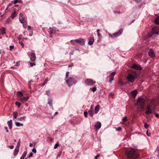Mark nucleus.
Returning a JSON list of instances; mask_svg holds the SVG:
<instances>
[{"instance_id": "1", "label": "nucleus", "mask_w": 159, "mask_h": 159, "mask_svg": "<svg viewBox=\"0 0 159 159\" xmlns=\"http://www.w3.org/2000/svg\"><path fill=\"white\" fill-rule=\"evenodd\" d=\"M125 152V155L129 158L135 159L139 156L137 150L133 148L127 149Z\"/></svg>"}, {"instance_id": "2", "label": "nucleus", "mask_w": 159, "mask_h": 159, "mask_svg": "<svg viewBox=\"0 0 159 159\" xmlns=\"http://www.w3.org/2000/svg\"><path fill=\"white\" fill-rule=\"evenodd\" d=\"M137 78V77L135 72L129 73L126 77L127 80L131 83L134 82L135 80Z\"/></svg>"}, {"instance_id": "3", "label": "nucleus", "mask_w": 159, "mask_h": 159, "mask_svg": "<svg viewBox=\"0 0 159 159\" xmlns=\"http://www.w3.org/2000/svg\"><path fill=\"white\" fill-rule=\"evenodd\" d=\"M66 82L68 86L70 87L73 84H75L77 81L72 77H70L66 79Z\"/></svg>"}, {"instance_id": "4", "label": "nucleus", "mask_w": 159, "mask_h": 159, "mask_svg": "<svg viewBox=\"0 0 159 159\" xmlns=\"http://www.w3.org/2000/svg\"><path fill=\"white\" fill-rule=\"evenodd\" d=\"M19 20L21 23L22 24L24 28H26L27 22L25 19V16L21 13H20L19 16Z\"/></svg>"}, {"instance_id": "5", "label": "nucleus", "mask_w": 159, "mask_h": 159, "mask_svg": "<svg viewBox=\"0 0 159 159\" xmlns=\"http://www.w3.org/2000/svg\"><path fill=\"white\" fill-rule=\"evenodd\" d=\"M74 42L79 43L80 45H84L85 43L84 40V39H81L75 40H71L70 41V42L72 44L74 43Z\"/></svg>"}, {"instance_id": "6", "label": "nucleus", "mask_w": 159, "mask_h": 159, "mask_svg": "<svg viewBox=\"0 0 159 159\" xmlns=\"http://www.w3.org/2000/svg\"><path fill=\"white\" fill-rule=\"evenodd\" d=\"M145 101L143 98L140 97L138 99L137 104L140 107H143L145 105Z\"/></svg>"}, {"instance_id": "7", "label": "nucleus", "mask_w": 159, "mask_h": 159, "mask_svg": "<svg viewBox=\"0 0 159 159\" xmlns=\"http://www.w3.org/2000/svg\"><path fill=\"white\" fill-rule=\"evenodd\" d=\"M123 29H120L118 32L115 33L113 34L112 35H111V34H109V35L111 37H116L120 35L123 32Z\"/></svg>"}, {"instance_id": "8", "label": "nucleus", "mask_w": 159, "mask_h": 159, "mask_svg": "<svg viewBox=\"0 0 159 159\" xmlns=\"http://www.w3.org/2000/svg\"><path fill=\"white\" fill-rule=\"evenodd\" d=\"M85 82L87 85H92L95 84L96 82L95 81L92 80L91 79H89L86 80L85 81Z\"/></svg>"}, {"instance_id": "9", "label": "nucleus", "mask_w": 159, "mask_h": 159, "mask_svg": "<svg viewBox=\"0 0 159 159\" xmlns=\"http://www.w3.org/2000/svg\"><path fill=\"white\" fill-rule=\"evenodd\" d=\"M152 31L153 34H159V27L158 26L154 27Z\"/></svg>"}, {"instance_id": "10", "label": "nucleus", "mask_w": 159, "mask_h": 159, "mask_svg": "<svg viewBox=\"0 0 159 159\" xmlns=\"http://www.w3.org/2000/svg\"><path fill=\"white\" fill-rule=\"evenodd\" d=\"M152 110L151 109L150 105H148L147 107V110L145 112V114L148 115L152 114Z\"/></svg>"}, {"instance_id": "11", "label": "nucleus", "mask_w": 159, "mask_h": 159, "mask_svg": "<svg viewBox=\"0 0 159 159\" xmlns=\"http://www.w3.org/2000/svg\"><path fill=\"white\" fill-rule=\"evenodd\" d=\"M131 67L132 68L136 70H140L142 69V67L141 66L137 64H134Z\"/></svg>"}, {"instance_id": "12", "label": "nucleus", "mask_w": 159, "mask_h": 159, "mask_svg": "<svg viewBox=\"0 0 159 159\" xmlns=\"http://www.w3.org/2000/svg\"><path fill=\"white\" fill-rule=\"evenodd\" d=\"M116 72H113L111 73L110 75V79L109 80V82L111 83L112 81L114 80V76L116 74Z\"/></svg>"}, {"instance_id": "13", "label": "nucleus", "mask_w": 159, "mask_h": 159, "mask_svg": "<svg viewBox=\"0 0 159 159\" xmlns=\"http://www.w3.org/2000/svg\"><path fill=\"white\" fill-rule=\"evenodd\" d=\"M36 59V57L35 54L32 52L31 54V56L30 57V60L32 62H34Z\"/></svg>"}, {"instance_id": "14", "label": "nucleus", "mask_w": 159, "mask_h": 159, "mask_svg": "<svg viewBox=\"0 0 159 159\" xmlns=\"http://www.w3.org/2000/svg\"><path fill=\"white\" fill-rule=\"evenodd\" d=\"M149 55L152 57H155V53L154 52V51L152 49H150L148 52Z\"/></svg>"}, {"instance_id": "15", "label": "nucleus", "mask_w": 159, "mask_h": 159, "mask_svg": "<svg viewBox=\"0 0 159 159\" xmlns=\"http://www.w3.org/2000/svg\"><path fill=\"white\" fill-rule=\"evenodd\" d=\"M101 126V123L99 121H98V123L95 125L94 129L96 130L99 129Z\"/></svg>"}, {"instance_id": "16", "label": "nucleus", "mask_w": 159, "mask_h": 159, "mask_svg": "<svg viewBox=\"0 0 159 159\" xmlns=\"http://www.w3.org/2000/svg\"><path fill=\"white\" fill-rule=\"evenodd\" d=\"M29 98V97H24L21 98L20 100L21 102H24L27 101Z\"/></svg>"}, {"instance_id": "17", "label": "nucleus", "mask_w": 159, "mask_h": 159, "mask_svg": "<svg viewBox=\"0 0 159 159\" xmlns=\"http://www.w3.org/2000/svg\"><path fill=\"white\" fill-rule=\"evenodd\" d=\"M137 94V91L136 90H134L131 91V94L132 96L135 98V97L136 96Z\"/></svg>"}, {"instance_id": "18", "label": "nucleus", "mask_w": 159, "mask_h": 159, "mask_svg": "<svg viewBox=\"0 0 159 159\" xmlns=\"http://www.w3.org/2000/svg\"><path fill=\"white\" fill-rule=\"evenodd\" d=\"M7 124L10 129H11L12 128V120L11 119L9 121H7Z\"/></svg>"}, {"instance_id": "19", "label": "nucleus", "mask_w": 159, "mask_h": 159, "mask_svg": "<svg viewBox=\"0 0 159 159\" xmlns=\"http://www.w3.org/2000/svg\"><path fill=\"white\" fill-rule=\"evenodd\" d=\"M94 41V38L93 37L91 38L90 39V40H89V42H88L89 45H92L93 44Z\"/></svg>"}, {"instance_id": "20", "label": "nucleus", "mask_w": 159, "mask_h": 159, "mask_svg": "<svg viewBox=\"0 0 159 159\" xmlns=\"http://www.w3.org/2000/svg\"><path fill=\"white\" fill-rule=\"evenodd\" d=\"M100 107V106L99 105H97L95 107L94 111L96 114H97L98 113V111H99Z\"/></svg>"}, {"instance_id": "21", "label": "nucleus", "mask_w": 159, "mask_h": 159, "mask_svg": "<svg viewBox=\"0 0 159 159\" xmlns=\"http://www.w3.org/2000/svg\"><path fill=\"white\" fill-rule=\"evenodd\" d=\"M19 151V148H16L14 152V155L16 156L18 153Z\"/></svg>"}, {"instance_id": "22", "label": "nucleus", "mask_w": 159, "mask_h": 159, "mask_svg": "<svg viewBox=\"0 0 159 159\" xmlns=\"http://www.w3.org/2000/svg\"><path fill=\"white\" fill-rule=\"evenodd\" d=\"M16 15H17L16 11L15 10L11 14V18L13 19L16 16Z\"/></svg>"}, {"instance_id": "23", "label": "nucleus", "mask_w": 159, "mask_h": 159, "mask_svg": "<svg viewBox=\"0 0 159 159\" xmlns=\"http://www.w3.org/2000/svg\"><path fill=\"white\" fill-rule=\"evenodd\" d=\"M48 103L49 105L51 107L52 109L53 110V107L52 105V100L51 99L48 100Z\"/></svg>"}, {"instance_id": "24", "label": "nucleus", "mask_w": 159, "mask_h": 159, "mask_svg": "<svg viewBox=\"0 0 159 159\" xmlns=\"http://www.w3.org/2000/svg\"><path fill=\"white\" fill-rule=\"evenodd\" d=\"M26 117L25 116H23L21 117L20 118H18L17 119V120L19 121H22V120H25Z\"/></svg>"}, {"instance_id": "25", "label": "nucleus", "mask_w": 159, "mask_h": 159, "mask_svg": "<svg viewBox=\"0 0 159 159\" xmlns=\"http://www.w3.org/2000/svg\"><path fill=\"white\" fill-rule=\"evenodd\" d=\"M2 34L3 35L6 34V29L4 28H2L0 30Z\"/></svg>"}, {"instance_id": "26", "label": "nucleus", "mask_w": 159, "mask_h": 159, "mask_svg": "<svg viewBox=\"0 0 159 159\" xmlns=\"http://www.w3.org/2000/svg\"><path fill=\"white\" fill-rule=\"evenodd\" d=\"M27 154V152H24L23 153L22 156L20 158V159H24V158L26 157Z\"/></svg>"}, {"instance_id": "27", "label": "nucleus", "mask_w": 159, "mask_h": 159, "mask_svg": "<svg viewBox=\"0 0 159 159\" xmlns=\"http://www.w3.org/2000/svg\"><path fill=\"white\" fill-rule=\"evenodd\" d=\"M16 125L17 127L22 126L23 125L22 123H21L19 122H16Z\"/></svg>"}, {"instance_id": "28", "label": "nucleus", "mask_w": 159, "mask_h": 159, "mask_svg": "<svg viewBox=\"0 0 159 159\" xmlns=\"http://www.w3.org/2000/svg\"><path fill=\"white\" fill-rule=\"evenodd\" d=\"M13 118L14 119H16L18 115V113L16 112H13Z\"/></svg>"}, {"instance_id": "29", "label": "nucleus", "mask_w": 159, "mask_h": 159, "mask_svg": "<svg viewBox=\"0 0 159 159\" xmlns=\"http://www.w3.org/2000/svg\"><path fill=\"white\" fill-rule=\"evenodd\" d=\"M49 29H51L50 33L51 34L54 33L56 32V30H54L53 29V28H52L51 27H50Z\"/></svg>"}, {"instance_id": "30", "label": "nucleus", "mask_w": 159, "mask_h": 159, "mask_svg": "<svg viewBox=\"0 0 159 159\" xmlns=\"http://www.w3.org/2000/svg\"><path fill=\"white\" fill-rule=\"evenodd\" d=\"M154 22L157 24H159V16L154 20Z\"/></svg>"}, {"instance_id": "31", "label": "nucleus", "mask_w": 159, "mask_h": 159, "mask_svg": "<svg viewBox=\"0 0 159 159\" xmlns=\"http://www.w3.org/2000/svg\"><path fill=\"white\" fill-rule=\"evenodd\" d=\"M89 89L92 90L93 92H94L96 90L97 88L96 87H94L90 88Z\"/></svg>"}, {"instance_id": "32", "label": "nucleus", "mask_w": 159, "mask_h": 159, "mask_svg": "<svg viewBox=\"0 0 159 159\" xmlns=\"http://www.w3.org/2000/svg\"><path fill=\"white\" fill-rule=\"evenodd\" d=\"M89 114L90 115V116H93V111L92 109H91V110H90L89 111Z\"/></svg>"}, {"instance_id": "33", "label": "nucleus", "mask_w": 159, "mask_h": 159, "mask_svg": "<svg viewBox=\"0 0 159 159\" xmlns=\"http://www.w3.org/2000/svg\"><path fill=\"white\" fill-rule=\"evenodd\" d=\"M15 104H16V105L17 106H18V108H19L20 107V105H21V103H20V102H15Z\"/></svg>"}, {"instance_id": "34", "label": "nucleus", "mask_w": 159, "mask_h": 159, "mask_svg": "<svg viewBox=\"0 0 159 159\" xmlns=\"http://www.w3.org/2000/svg\"><path fill=\"white\" fill-rule=\"evenodd\" d=\"M20 139H19V141L17 143V146H16V148H19V147L20 146Z\"/></svg>"}, {"instance_id": "35", "label": "nucleus", "mask_w": 159, "mask_h": 159, "mask_svg": "<svg viewBox=\"0 0 159 159\" xmlns=\"http://www.w3.org/2000/svg\"><path fill=\"white\" fill-rule=\"evenodd\" d=\"M17 94L19 97H22L23 96L22 93L20 91H19L17 92Z\"/></svg>"}, {"instance_id": "36", "label": "nucleus", "mask_w": 159, "mask_h": 159, "mask_svg": "<svg viewBox=\"0 0 159 159\" xmlns=\"http://www.w3.org/2000/svg\"><path fill=\"white\" fill-rule=\"evenodd\" d=\"M151 103L154 106H155V101L154 99H152L151 101Z\"/></svg>"}, {"instance_id": "37", "label": "nucleus", "mask_w": 159, "mask_h": 159, "mask_svg": "<svg viewBox=\"0 0 159 159\" xmlns=\"http://www.w3.org/2000/svg\"><path fill=\"white\" fill-rule=\"evenodd\" d=\"M59 146V144L57 143H56L54 146V149H56Z\"/></svg>"}, {"instance_id": "38", "label": "nucleus", "mask_w": 159, "mask_h": 159, "mask_svg": "<svg viewBox=\"0 0 159 159\" xmlns=\"http://www.w3.org/2000/svg\"><path fill=\"white\" fill-rule=\"evenodd\" d=\"M144 126L146 129H148L149 127L148 125L147 124L146 122L145 123Z\"/></svg>"}, {"instance_id": "39", "label": "nucleus", "mask_w": 159, "mask_h": 159, "mask_svg": "<svg viewBox=\"0 0 159 159\" xmlns=\"http://www.w3.org/2000/svg\"><path fill=\"white\" fill-rule=\"evenodd\" d=\"M69 74V72L68 71H67L66 72V79H67L68 78H67L68 75Z\"/></svg>"}, {"instance_id": "40", "label": "nucleus", "mask_w": 159, "mask_h": 159, "mask_svg": "<svg viewBox=\"0 0 159 159\" xmlns=\"http://www.w3.org/2000/svg\"><path fill=\"white\" fill-rule=\"evenodd\" d=\"M100 31V30L99 29H98L97 30V33H98L97 35L98 37H99L100 36V34L99 32Z\"/></svg>"}, {"instance_id": "41", "label": "nucleus", "mask_w": 159, "mask_h": 159, "mask_svg": "<svg viewBox=\"0 0 159 159\" xmlns=\"http://www.w3.org/2000/svg\"><path fill=\"white\" fill-rule=\"evenodd\" d=\"M30 66L31 67H32L33 66H35V64L34 63H31V62H30Z\"/></svg>"}, {"instance_id": "42", "label": "nucleus", "mask_w": 159, "mask_h": 159, "mask_svg": "<svg viewBox=\"0 0 159 159\" xmlns=\"http://www.w3.org/2000/svg\"><path fill=\"white\" fill-rule=\"evenodd\" d=\"M14 48V46L13 45H10V50H11Z\"/></svg>"}, {"instance_id": "43", "label": "nucleus", "mask_w": 159, "mask_h": 159, "mask_svg": "<svg viewBox=\"0 0 159 159\" xmlns=\"http://www.w3.org/2000/svg\"><path fill=\"white\" fill-rule=\"evenodd\" d=\"M32 151L35 153H36V150L35 148H33L32 150Z\"/></svg>"}, {"instance_id": "44", "label": "nucleus", "mask_w": 159, "mask_h": 159, "mask_svg": "<svg viewBox=\"0 0 159 159\" xmlns=\"http://www.w3.org/2000/svg\"><path fill=\"white\" fill-rule=\"evenodd\" d=\"M117 130L118 131H121L122 129L120 127H119L116 128Z\"/></svg>"}, {"instance_id": "45", "label": "nucleus", "mask_w": 159, "mask_h": 159, "mask_svg": "<svg viewBox=\"0 0 159 159\" xmlns=\"http://www.w3.org/2000/svg\"><path fill=\"white\" fill-rule=\"evenodd\" d=\"M19 3V0H15L14 2V4H16V3Z\"/></svg>"}, {"instance_id": "46", "label": "nucleus", "mask_w": 159, "mask_h": 159, "mask_svg": "<svg viewBox=\"0 0 159 159\" xmlns=\"http://www.w3.org/2000/svg\"><path fill=\"white\" fill-rule=\"evenodd\" d=\"M127 119V117H126V116H125L122 119V120H124V121H125Z\"/></svg>"}, {"instance_id": "47", "label": "nucleus", "mask_w": 159, "mask_h": 159, "mask_svg": "<svg viewBox=\"0 0 159 159\" xmlns=\"http://www.w3.org/2000/svg\"><path fill=\"white\" fill-rule=\"evenodd\" d=\"M88 113L87 112L85 111L84 112V115L85 117H87V116Z\"/></svg>"}, {"instance_id": "48", "label": "nucleus", "mask_w": 159, "mask_h": 159, "mask_svg": "<svg viewBox=\"0 0 159 159\" xmlns=\"http://www.w3.org/2000/svg\"><path fill=\"white\" fill-rule=\"evenodd\" d=\"M9 148L11 149H12L13 148H14V146L13 145H10V146H9Z\"/></svg>"}, {"instance_id": "49", "label": "nucleus", "mask_w": 159, "mask_h": 159, "mask_svg": "<svg viewBox=\"0 0 159 159\" xmlns=\"http://www.w3.org/2000/svg\"><path fill=\"white\" fill-rule=\"evenodd\" d=\"M33 155V153L32 152L30 153L29 156V158H30Z\"/></svg>"}, {"instance_id": "50", "label": "nucleus", "mask_w": 159, "mask_h": 159, "mask_svg": "<svg viewBox=\"0 0 159 159\" xmlns=\"http://www.w3.org/2000/svg\"><path fill=\"white\" fill-rule=\"evenodd\" d=\"M4 128L6 130V132H8V130L7 127H4Z\"/></svg>"}, {"instance_id": "51", "label": "nucleus", "mask_w": 159, "mask_h": 159, "mask_svg": "<svg viewBox=\"0 0 159 159\" xmlns=\"http://www.w3.org/2000/svg\"><path fill=\"white\" fill-rule=\"evenodd\" d=\"M99 157V155H98L95 157V159H97Z\"/></svg>"}, {"instance_id": "52", "label": "nucleus", "mask_w": 159, "mask_h": 159, "mask_svg": "<svg viewBox=\"0 0 159 159\" xmlns=\"http://www.w3.org/2000/svg\"><path fill=\"white\" fill-rule=\"evenodd\" d=\"M31 27L29 25L27 29L28 30H30L31 29Z\"/></svg>"}, {"instance_id": "53", "label": "nucleus", "mask_w": 159, "mask_h": 159, "mask_svg": "<svg viewBox=\"0 0 159 159\" xmlns=\"http://www.w3.org/2000/svg\"><path fill=\"white\" fill-rule=\"evenodd\" d=\"M20 44H21V45L22 46V47H23L24 46V44L22 43V42H20Z\"/></svg>"}, {"instance_id": "54", "label": "nucleus", "mask_w": 159, "mask_h": 159, "mask_svg": "<svg viewBox=\"0 0 159 159\" xmlns=\"http://www.w3.org/2000/svg\"><path fill=\"white\" fill-rule=\"evenodd\" d=\"M47 83H46V82H45V81H44V83H43V85H42L41 86H44L45 84H46Z\"/></svg>"}, {"instance_id": "55", "label": "nucleus", "mask_w": 159, "mask_h": 159, "mask_svg": "<svg viewBox=\"0 0 159 159\" xmlns=\"http://www.w3.org/2000/svg\"><path fill=\"white\" fill-rule=\"evenodd\" d=\"M45 82H46L47 83V82L48 81V80L47 78H46L44 81Z\"/></svg>"}, {"instance_id": "56", "label": "nucleus", "mask_w": 159, "mask_h": 159, "mask_svg": "<svg viewBox=\"0 0 159 159\" xmlns=\"http://www.w3.org/2000/svg\"><path fill=\"white\" fill-rule=\"evenodd\" d=\"M155 116L157 117H158L159 116V115L157 113H155Z\"/></svg>"}, {"instance_id": "57", "label": "nucleus", "mask_w": 159, "mask_h": 159, "mask_svg": "<svg viewBox=\"0 0 159 159\" xmlns=\"http://www.w3.org/2000/svg\"><path fill=\"white\" fill-rule=\"evenodd\" d=\"M32 35H33V33H30V34H29V36H32Z\"/></svg>"}, {"instance_id": "58", "label": "nucleus", "mask_w": 159, "mask_h": 159, "mask_svg": "<svg viewBox=\"0 0 159 159\" xmlns=\"http://www.w3.org/2000/svg\"><path fill=\"white\" fill-rule=\"evenodd\" d=\"M148 131H147V135L148 136H150V135L149 134H148Z\"/></svg>"}, {"instance_id": "59", "label": "nucleus", "mask_w": 159, "mask_h": 159, "mask_svg": "<svg viewBox=\"0 0 159 159\" xmlns=\"http://www.w3.org/2000/svg\"><path fill=\"white\" fill-rule=\"evenodd\" d=\"M19 63L18 62H17L16 63V65L17 66H19Z\"/></svg>"}, {"instance_id": "60", "label": "nucleus", "mask_w": 159, "mask_h": 159, "mask_svg": "<svg viewBox=\"0 0 159 159\" xmlns=\"http://www.w3.org/2000/svg\"><path fill=\"white\" fill-rule=\"evenodd\" d=\"M32 143H30L29 146H30V147H32Z\"/></svg>"}, {"instance_id": "61", "label": "nucleus", "mask_w": 159, "mask_h": 159, "mask_svg": "<svg viewBox=\"0 0 159 159\" xmlns=\"http://www.w3.org/2000/svg\"><path fill=\"white\" fill-rule=\"evenodd\" d=\"M112 95V93H110L109 94V95L110 96H111Z\"/></svg>"}, {"instance_id": "62", "label": "nucleus", "mask_w": 159, "mask_h": 159, "mask_svg": "<svg viewBox=\"0 0 159 159\" xmlns=\"http://www.w3.org/2000/svg\"><path fill=\"white\" fill-rule=\"evenodd\" d=\"M115 13H117L118 14H119L120 13V11H116V12H115Z\"/></svg>"}, {"instance_id": "63", "label": "nucleus", "mask_w": 159, "mask_h": 159, "mask_svg": "<svg viewBox=\"0 0 159 159\" xmlns=\"http://www.w3.org/2000/svg\"><path fill=\"white\" fill-rule=\"evenodd\" d=\"M58 112H56L55 113V114H54L55 115L57 114H58Z\"/></svg>"}, {"instance_id": "64", "label": "nucleus", "mask_w": 159, "mask_h": 159, "mask_svg": "<svg viewBox=\"0 0 159 159\" xmlns=\"http://www.w3.org/2000/svg\"><path fill=\"white\" fill-rule=\"evenodd\" d=\"M19 2H22V1L21 0H19Z\"/></svg>"}]
</instances>
